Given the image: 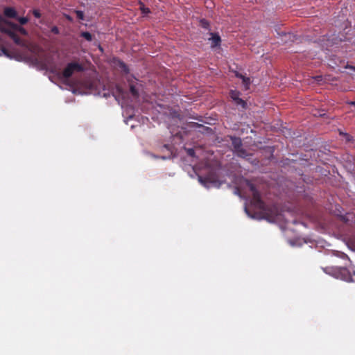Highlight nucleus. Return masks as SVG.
Returning a JSON list of instances; mask_svg holds the SVG:
<instances>
[{
  "label": "nucleus",
  "mask_w": 355,
  "mask_h": 355,
  "mask_svg": "<svg viewBox=\"0 0 355 355\" xmlns=\"http://www.w3.org/2000/svg\"><path fill=\"white\" fill-rule=\"evenodd\" d=\"M0 31L8 35L18 45L30 49L28 43L21 40L18 35H27L28 32L23 27L10 21L0 14Z\"/></svg>",
  "instance_id": "f257e3e1"
},
{
  "label": "nucleus",
  "mask_w": 355,
  "mask_h": 355,
  "mask_svg": "<svg viewBox=\"0 0 355 355\" xmlns=\"http://www.w3.org/2000/svg\"><path fill=\"white\" fill-rule=\"evenodd\" d=\"M46 69L50 70L52 73L56 74L64 82H68L69 78L76 71H80L83 70L82 66L77 62H71L67 64L62 72L59 71L55 68L51 66L46 65Z\"/></svg>",
  "instance_id": "f03ea898"
},
{
  "label": "nucleus",
  "mask_w": 355,
  "mask_h": 355,
  "mask_svg": "<svg viewBox=\"0 0 355 355\" xmlns=\"http://www.w3.org/2000/svg\"><path fill=\"white\" fill-rule=\"evenodd\" d=\"M324 272L331 275L337 279L346 282H352L353 279L349 271L345 268L330 267L323 269Z\"/></svg>",
  "instance_id": "7ed1b4c3"
},
{
  "label": "nucleus",
  "mask_w": 355,
  "mask_h": 355,
  "mask_svg": "<svg viewBox=\"0 0 355 355\" xmlns=\"http://www.w3.org/2000/svg\"><path fill=\"white\" fill-rule=\"evenodd\" d=\"M247 186L249 188L250 191L252 193V204L254 206V207L261 210L263 212V214L268 215L265 205L262 202L260 198V195L259 192L255 189L254 186L250 182L247 181Z\"/></svg>",
  "instance_id": "20e7f679"
},
{
  "label": "nucleus",
  "mask_w": 355,
  "mask_h": 355,
  "mask_svg": "<svg viewBox=\"0 0 355 355\" xmlns=\"http://www.w3.org/2000/svg\"><path fill=\"white\" fill-rule=\"evenodd\" d=\"M198 180L201 184L206 188L216 187L218 188L220 185V182L216 179L213 175H207L205 178L201 176L198 177Z\"/></svg>",
  "instance_id": "39448f33"
},
{
  "label": "nucleus",
  "mask_w": 355,
  "mask_h": 355,
  "mask_svg": "<svg viewBox=\"0 0 355 355\" xmlns=\"http://www.w3.org/2000/svg\"><path fill=\"white\" fill-rule=\"evenodd\" d=\"M230 96L236 102V104L241 105L243 107H245V103L239 98V93L238 92L232 90L230 92Z\"/></svg>",
  "instance_id": "423d86ee"
},
{
  "label": "nucleus",
  "mask_w": 355,
  "mask_h": 355,
  "mask_svg": "<svg viewBox=\"0 0 355 355\" xmlns=\"http://www.w3.org/2000/svg\"><path fill=\"white\" fill-rule=\"evenodd\" d=\"M4 16L7 18H17V12L15 8L11 7H6L3 10Z\"/></svg>",
  "instance_id": "0eeeda50"
},
{
  "label": "nucleus",
  "mask_w": 355,
  "mask_h": 355,
  "mask_svg": "<svg viewBox=\"0 0 355 355\" xmlns=\"http://www.w3.org/2000/svg\"><path fill=\"white\" fill-rule=\"evenodd\" d=\"M211 37L209 39L211 41V46L215 47L220 45V37L217 34L211 33Z\"/></svg>",
  "instance_id": "6e6552de"
},
{
  "label": "nucleus",
  "mask_w": 355,
  "mask_h": 355,
  "mask_svg": "<svg viewBox=\"0 0 355 355\" xmlns=\"http://www.w3.org/2000/svg\"><path fill=\"white\" fill-rule=\"evenodd\" d=\"M232 144L235 148V150L238 152L240 151V147L241 146V141L239 138H232Z\"/></svg>",
  "instance_id": "1a4fd4ad"
},
{
  "label": "nucleus",
  "mask_w": 355,
  "mask_h": 355,
  "mask_svg": "<svg viewBox=\"0 0 355 355\" xmlns=\"http://www.w3.org/2000/svg\"><path fill=\"white\" fill-rule=\"evenodd\" d=\"M239 77L241 78H242L243 80V84L245 87V89H248V87H249V85L250 83V78H245L243 76L241 75L239 76Z\"/></svg>",
  "instance_id": "9d476101"
},
{
  "label": "nucleus",
  "mask_w": 355,
  "mask_h": 355,
  "mask_svg": "<svg viewBox=\"0 0 355 355\" xmlns=\"http://www.w3.org/2000/svg\"><path fill=\"white\" fill-rule=\"evenodd\" d=\"M21 25H24V24H26L28 21V19L27 17H17V18H15Z\"/></svg>",
  "instance_id": "9b49d317"
},
{
  "label": "nucleus",
  "mask_w": 355,
  "mask_h": 355,
  "mask_svg": "<svg viewBox=\"0 0 355 355\" xmlns=\"http://www.w3.org/2000/svg\"><path fill=\"white\" fill-rule=\"evenodd\" d=\"M130 92L132 93V94L134 96H137L138 91H137L136 87L134 85H132V84L130 85Z\"/></svg>",
  "instance_id": "f8f14e48"
},
{
  "label": "nucleus",
  "mask_w": 355,
  "mask_h": 355,
  "mask_svg": "<svg viewBox=\"0 0 355 355\" xmlns=\"http://www.w3.org/2000/svg\"><path fill=\"white\" fill-rule=\"evenodd\" d=\"M81 35L87 41H91L92 40V36L89 32H83Z\"/></svg>",
  "instance_id": "ddd939ff"
},
{
  "label": "nucleus",
  "mask_w": 355,
  "mask_h": 355,
  "mask_svg": "<svg viewBox=\"0 0 355 355\" xmlns=\"http://www.w3.org/2000/svg\"><path fill=\"white\" fill-rule=\"evenodd\" d=\"M140 8L141 10L142 13L147 14L150 12V10L148 8H145L143 4H141Z\"/></svg>",
  "instance_id": "4468645a"
},
{
  "label": "nucleus",
  "mask_w": 355,
  "mask_h": 355,
  "mask_svg": "<svg viewBox=\"0 0 355 355\" xmlns=\"http://www.w3.org/2000/svg\"><path fill=\"white\" fill-rule=\"evenodd\" d=\"M245 213L248 214V216L250 218H256V219H260V218H261V217H257V216H256L255 215H251V214L249 213V211H248V209H247V207H245Z\"/></svg>",
  "instance_id": "2eb2a0df"
},
{
  "label": "nucleus",
  "mask_w": 355,
  "mask_h": 355,
  "mask_svg": "<svg viewBox=\"0 0 355 355\" xmlns=\"http://www.w3.org/2000/svg\"><path fill=\"white\" fill-rule=\"evenodd\" d=\"M33 15H34L35 17H37V18H39V17H40V16H41L40 11H39V10H34L33 11Z\"/></svg>",
  "instance_id": "dca6fc26"
},
{
  "label": "nucleus",
  "mask_w": 355,
  "mask_h": 355,
  "mask_svg": "<svg viewBox=\"0 0 355 355\" xmlns=\"http://www.w3.org/2000/svg\"><path fill=\"white\" fill-rule=\"evenodd\" d=\"M76 15H77V17L80 19H83V17H84V14L82 11H77L76 12Z\"/></svg>",
  "instance_id": "f3484780"
},
{
  "label": "nucleus",
  "mask_w": 355,
  "mask_h": 355,
  "mask_svg": "<svg viewBox=\"0 0 355 355\" xmlns=\"http://www.w3.org/2000/svg\"><path fill=\"white\" fill-rule=\"evenodd\" d=\"M51 32L53 33L54 34H58L59 30H58V27L53 26L51 28Z\"/></svg>",
  "instance_id": "a211bd4d"
},
{
  "label": "nucleus",
  "mask_w": 355,
  "mask_h": 355,
  "mask_svg": "<svg viewBox=\"0 0 355 355\" xmlns=\"http://www.w3.org/2000/svg\"><path fill=\"white\" fill-rule=\"evenodd\" d=\"M187 153L191 156H193L194 155V150L192 148H189V149H187Z\"/></svg>",
  "instance_id": "6ab92c4d"
},
{
  "label": "nucleus",
  "mask_w": 355,
  "mask_h": 355,
  "mask_svg": "<svg viewBox=\"0 0 355 355\" xmlns=\"http://www.w3.org/2000/svg\"><path fill=\"white\" fill-rule=\"evenodd\" d=\"M0 55H6V56H8V57L9 56V55H8V54L7 53V52H6V49H1V53H0Z\"/></svg>",
  "instance_id": "aec40b11"
},
{
  "label": "nucleus",
  "mask_w": 355,
  "mask_h": 355,
  "mask_svg": "<svg viewBox=\"0 0 355 355\" xmlns=\"http://www.w3.org/2000/svg\"><path fill=\"white\" fill-rule=\"evenodd\" d=\"M121 65L124 71L127 70V67L125 66V64L124 63H121Z\"/></svg>",
  "instance_id": "412c9836"
},
{
  "label": "nucleus",
  "mask_w": 355,
  "mask_h": 355,
  "mask_svg": "<svg viewBox=\"0 0 355 355\" xmlns=\"http://www.w3.org/2000/svg\"><path fill=\"white\" fill-rule=\"evenodd\" d=\"M315 78L317 81H320L322 80V76H316Z\"/></svg>",
  "instance_id": "4be33fe9"
},
{
  "label": "nucleus",
  "mask_w": 355,
  "mask_h": 355,
  "mask_svg": "<svg viewBox=\"0 0 355 355\" xmlns=\"http://www.w3.org/2000/svg\"><path fill=\"white\" fill-rule=\"evenodd\" d=\"M348 104H349L351 105H354L355 107V101H350L348 103Z\"/></svg>",
  "instance_id": "5701e85b"
},
{
  "label": "nucleus",
  "mask_w": 355,
  "mask_h": 355,
  "mask_svg": "<svg viewBox=\"0 0 355 355\" xmlns=\"http://www.w3.org/2000/svg\"><path fill=\"white\" fill-rule=\"evenodd\" d=\"M273 218H274L275 220H278L279 219L277 216H274Z\"/></svg>",
  "instance_id": "b1692460"
},
{
  "label": "nucleus",
  "mask_w": 355,
  "mask_h": 355,
  "mask_svg": "<svg viewBox=\"0 0 355 355\" xmlns=\"http://www.w3.org/2000/svg\"><path fill=\"white\" fill-rule=\"evenodd\" d=\"M202 24H203V26L205 27V25H207V23L205 21H202Z\"/></svg>",
  "instance_id": "393cba45"
},
{
  "label": "nucleus",
  "mask_w": 355,
  "mask_h": 355,
  "mask_svg": "<svg viewBox=\"0 0 355 355\" xmlns=\"http://www.w3.org/2000/svg\"><path fill=\"white\" fill-rule=\"evenodd\" d=\"M323 115H324V113H319V116H323Z\"/></svg>",
  "instance_id": "a878e982"
},
{
  "label": "nucleus",
  "mask_w": 355,
  "mask_h": 355,
  "mask_svg": "<svg viewBox=\"0 0 355 355\" xmlns=\"http://www.w3.org/2000/svg\"><path fill=\"white\" fill-rule=\"evenodd\" d=\"M351 68L355 69V67H351Z\"/></svg>",
  "instance_id": "bb28decb"
},
{
  "label": "nucleus",
  "mask_w": 355,
  "mask_h": 355,
  "mask_svg": "<svg viewBox=\"0 0 355 355\" xmlns=\"http://www.w3.org/2000/svg\"><path fill=\"white\" fill-rule=\"evenodd\" d=\"M354 275H355V271H354Z\"/></svg>",
  "instance_id": "cd10ccee"
}]
</instances>
